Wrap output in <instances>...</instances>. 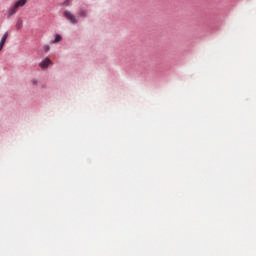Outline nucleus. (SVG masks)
<instances>
[{
	"mask_svg": "<svg viewBox=\"0 0 256 256\" xmlns=\"http://www.w3.org/2000/svg\"><path fill=\"white\" fill-rule=\"evenodd\" d=\"M64 17L67 19V21L72 23V25H77V23H79V19L77 18V16H75V14L69 12L68 10L64 11Z\"/></svg>",
	"mask_w": 256,
	"mask_h": 256,
	"instance_id": "f257e3e1",
	"label": "nucleus"
},
{
	"mask_svg": "<svg viewBox=\"0 0 256 256\" xmlns=\"http://www.w3.org/2000/svg\"><path fill=\"white\" fill-rule=\"evenodd\" d=\"M49 65H53V62L51 61V59L46 58L40 62L39 67H41V69H47Z\"/></svg>",
	"mask_w": 256,
	"mask_h": 256,
	"instance_id": "f03ea898",
	"label": "nucleus"
},
{
	"mask_svg": "<svg viewBox=\"0 0 256 256\" xmlns=\"http://www.w3.org/2000/svg\"><path fill=\"white\" fill-rule=\"evenodd\" d=\"M8 37H9V32H5L0 40V51H3V47H5V43Z\"/></svg>",
	"mask_w": 256,
	"mask_h": 256,
	"instance_id": "7ed1b4c3",
	"label": "nucleus"
},
{
	"mask_svg": "<svg viewBox=\"0 0 256 256\" xmlns=\"http://www.w3.org/2000/svg\"><path fill=\"white\" fill-rule=\"evenodd\" d=\"M17 11H19V8L17 6L13 5L12 7H10L8 9V18L13 17V15H15V13H17Z\"/></svg>",
	"mask_w": 256,
	"mask_h": 256,
	"instance_id": "20e7f679",
	"label": "nucleus"
},
{
	"mask_svg": "<svg viewBox=\"0 0 256 256\" xmlns=\"http://www.w3.org/2000/svg\"><path fill=\"white\" fill-rule=\"evenodd\" d=\"M18 9L19 7H25L27 5V0H18L14 4Z\"/></svg>",
	"mask_w": 256,
	"mask_h": 256,
	"instance_id": "39448f33",
	"label": "nucleus"
},
{
	"mask_svg": "<svg viewBox=\"0 0 256 256\" xmlns=\"http://www.w3.org/2000/svg\"><path fill=\"white\" fill-rule=\"evenodd\" d=\"M16 29H18V31L23 29V20L22 19H18V21L16 22Z\"/></svg>",
	"mask_w": 256,
	"mask_h": 256,
	"instance_id": "423d86ee",
	"label": "nucleus"
},
{
	"mask_svg": "<svg viewBox=\"0 0 256 256\" xmlns=\"http://www.w3.org/2000/svg\"><path fill=\"white\" fill-rule=\"evenodd\" d=\"M78 15H80V17H87V11L81 9L79 10Z\"/></svg>",
	"mask_w": 256,
	"mask_h": 256,
	"instance_id": "0eeeda50",
	"label": "nucleus"
},
{
	"mask_svg": "<svg viewBox=\"0 0 256 256\" xmlns=\"http://www.w3.org/2000/svg\"><path fill=\"white\" fill-rule=\"evenodd\" d=\"M63 38L61 37V35L57 34L55 39L52 41V43H59V41H61Z\"/></svg>",
	"mask_w": 256,
	"mask_h": 256,
	"instance_id": "6e6552de",
	"label": "nucleus"
},
{
	"mask_svg": "<svg viewBox=\"0 0 256 256\" xmlns=\"http://www.w3.org/2000/svg\"><path fill=\"white\" fill-rule=\"evenodd\" d=\"M43 49H44L45 53H47V52H49V49H51V47L49 45H45L43 47Z\"/></svg>",
	"mask_w": 256,
	"mask_h": 256,
	"instance_id": "1a4fd4ad",
	"label": "nucleus"
},
{
	"mask_svg": "<svg viewBox=\"0 0 256 256\" xmlns=\"http://www.w3.org/2000/svg\"><path fill=\"white\" fill-rule=\"evenodd\" d=\"M32 83H33V85H37L36 80H33Z\"/></svg>",
	"mask_w": 256,
	"mask_h": 256,
	"instance_id": "9d476101",
	"label": "nucleus"
}]
</instances>
